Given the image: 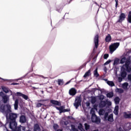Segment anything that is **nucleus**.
<instances>
[{
    "mask_svg": "<svg viewBox=\"0 0 131 131\" xmlns=\"http://www.w3.org/2000/svg\"><path fill=\"white\" fill-rule=\"evenodd\" d=\"M7 110H6V106L1 105L0 107L1 110H2L3 112H5L6 114L8 115L9 113H11L12 112V108L11 107V105L10 104L6 105Z\"/></svg>",
    "mask_w": 131,
    "mask_h": 131,
    "instance_id": "obj_1",
    "label": "nucleus"
},
{
    "mask_svg": "<svg viewBox=\"0 0 131 131\" xmlns=\"http://www.w3.org/2000/svg\"><path fill=\"white\" fill-rule=\"evenodd\" d=\"M120 46V43L119 42H115L111 44L109 46V50L111 54H113V52L115 51H116V49Z\"/></svg>",
    "mask_w": 131,
    "mask_h": 131,
    "instance_id": "obj_2",
    "label": "nucleus"
},
{
    "mask_svg": "<svg viewBox=\"0 0 131 131\" xmlns=\"http://www.w3.org/2000/svg\"><path fill=\"white\" fill-rule=\"evenodd\" d=\"M91 120L92 122L94 123H97V124L101 123V119L96 115V114H95V111H94L92 113Z\"/></svg>",
    "mask_w": 131,
    "mask_h": 131,
    "instance_id": "obj_3",
    "label": "nucleus"
},
{
    "mask_svg": "<svg viewBox=\"0 0 131 131\" xmlns=\"http://www.w3.org/2000/svg\"><path fill=\"white\" fill-rule=\"evenodd\" d=\"M104 120H107L110 122H113L114 121V119L113 118V114H111L109 115L108 112H106L104 116Z\"/></svg>",
    "mask_w": 131,
    "mask_h": 131,
    "instance_id": "obj_4",
    "label": "nucleus"
},
{
    "mask_svg": "<svg viewBox=\"0 0 131 131\" xmlns=\"http://www.w3.org/2000/svg\"><path fill=\"white\" fill-rule=\"evenodd\" d=\"M74 106L76 109H78V107L81 106V98L80 97L77 96L76 97Z\"/></svg>",
    "mask_w": 131,
    "mask_h": 131,
    "instance_id": "obj_5",
    "label": "nucleus"
},
{
    "mask_svg": "<svg viewBox=\"0 0 131 131\" xmlns=\"http://www.w3.org/2000/svg\"><path fill=\"white\" fill-rule=\"evenodd\" d=\"M56 109L57 110L59 111V113L61 114V113H65V112H70V109H64L65 107L64 106H61L60 107H58V106H55Z\"/></svg>",
    "mask_w": 131,
    "mask_h": 131,
    "instance_id": "obj_6",
    "label": "nucleus"
},
{
    "mask_svg": "<svg viewBox=\"0 0 131 131\" xmlns=\"http://www.w3.org/2000/svg\"><path fill=\"white\" fill-rule=\"evenodd\" d=\"M18 117V115L15 113H10L9 118L10 121H16V119Z\"/></svg>",
    "mask_w": 131,
    "mask_h": 131,
    "instance_id": "obj_7",
    "label": "nucleus"
},
{
    "mask_svg": "<svg viewBox=\"0 0 131 131\" xmlns=\"http://www.w3.org/2000/svg\"><path fill=\"white\" fill-rule=\"evenodd\" d=\"M126 18L125 13H121L119 16V19L117 20V23H122L123 21H124V19Z\"/></svg>",
    "mask_w": 131,
    "mask_h": 131,
    "instance_id": "obj_8",
    "label": "nucleus"
},
{
    "mask_svg": "<svg viewBox=\"0 0 131 131\" xmlns=\"http://www.w3.org/2000/svg\"><path fill=\"white\" fill-rule=\"evenodd\" d=\"M94 43L96 49L99 48V35L97 34L94 37Z\"/></svg>",
    "mask_w": 131,
    "mask_h": 131,
    "instance_id": "obj_9",
    "label": "nucleus"
},
{
    "mask_svg": "<svg viewBox=\"0 0 131 131\" xmlns=\"http://www.w3.org/2000/svg\"><path fill=\"white\" fill-rule=\"evenodd\" d=\"M16 95L17 97H22L25 100H28V96L26 95L23 94L21 93L20 92H17Z\"/></svg>",
    "mask_w": 131,
    "mask_h": 131,
    "instance_id": "obj_10",
    "label": "nucleus"
},
{
    "mask_svg": "<svg viewBox=\"0 0 131 131\" xmlns=\"http://www.w3.org/2000/svg\"><path fill=\"white\" fill-rule=\"evenodd\" d=\"M76 92L75 88H72L69 90V93L70 96H75L76 95Z\"/></svg>",
    "mask_w": 131,
    "mask_h": 131,
    "instance_id": "obj_11",
    "label": "nucleus"
},
{
    "mask_svg": "<svg viewBox=\"0 0 131 131\" xmlns=\"http://www.w3.org/2000/svg\"><path fill=\"white\" fill-rule=\"evenodd\" d=\"M26 120V117L24 115H21L19 118V122L20 123H25Z\"/></svg>",
    "mask_w": 131,
    "mask_h": 131,
    "instance_id": "obj_12",
    "label": "nucleus"
},
{
    "mask_svg": "<svg viewBox=\"0 0 131 131\" xmlns=\"http://www.w3.org/2000/svg\"><path fill=\"white\" fill-rule=\"evenodd\" d=\"M50 103L53 104V105H57V106H61V102L60 101H58L57 100H51L50 101Z\"/></svg>",
    "mask_w": 131,
    "mask_h": 131,
    "instance_id": "obj_13",
    "label": "nucleus"
},
{
    "mask_svg": "<svg viewBox=\"0 0 131 131\" xmlns=\"http://www.w3.org/2000/svg\"><path fill=\"white\" fill-rule=\"evenodd\" d=\"M112 39V37H111V35H110V34H108L105 38V40L106 42H110Z\"/></svg>",
    "mask_w": 131,
    "mask_h": 131,
    "instance_id": "obj_14",
    "label": "nucleus"
},
{
    "mask_svg": "<svg viewBox=\"0 0 131 131\" xmlns=\"http://www.w3.org/2000/svg\"><path fill=\"white\" fill-rule=\"evenodd\" d=\"M40 127L38 124H35L34 126V131H40Z\"/></svg>",
    "mask_w": 131,
    "mask_h": 131,
    "instance_id": "obj_15",
    "label": "nucleus"
},
{
    "mask_svg": "<svg viewBox=\"0 0 131 131\" xmlns=\"http://www.w3.org/2000/svg\"><path fill=\"white\" fill-rule=\"evenodd\" d=\"M126 75H127V73H126L125 70L121 72V77H122L123 78H125V77H126Z\"/></svg>",
    "mask_w": 131,
    "mask_h": 131,
    "instance_id": "obj_16",
    "label": "nucleus"
},
{
    "mask_svg": "<svg viewBox=\"0 0 131 131\" xmlns=\"http://www.w3.org/2000/svg\"><path fill=\"white\" fill-rule=\"evenodd\" d=\"M91 69L89 70L83 75V77L84 78L88 77V76H90L92 74L91 73Z\"/></svg>",
    "mask_w": 131,
    "mask_h": 131,
    "instance_id": "obj_17",
    "label": "nucleus"
},
{
    "mask_svg": "<svg viewBox=\"0 0 131 131\" xmlns=\"http://www.w3.org/2000/svg\"><path fill=\"white\" fill-rule=\"evenodd\" d=\"M114 101L116 105H118V104H119V102H120V98H119V97H116L114 99Z\"/></svg>",
    "mask_w": 131,
    "mask_h": 131,
    "instance_id": "obj_18",
    "label": "nucleus"
},
{
    "mask_svg": "<svg viewBox=\"0 0 131 131\" xmlns=\"http://www.w3.org/2000/svg\"><path fill=\"white\" fill-rule=\"evenodd\" d=\"M18 104H19V100L16 99L14 102L15 110H17L18 109Z\"/></svg>",
    "mask_w": 131,
    "mask_h": 131,
    "instance_id": "obj_19",
    "label": "nucleus"
},
{
    "mask_svg": "<svg viewBox=\"0 0 131 131\" xmlns=\"http://www.w3.org/2000/svg\"><path fill=\"white\" fill-rule=\"evenodd\" d=\"M107 105V103L105 101H101L100 103V106L102 108H103V107H105Z\"/></svg>",
    "mask_w": 131,
    "mask_h": 131,
    "instance_id": "obj_20",
    "label": "nucleus"
},
{
    "mask_svg": "<svg viewBox=\"0 0 131 131\" xmlns=\"http://www.w3.org/2000/svg\"><path fill=\"white\" fill-rule=\"evenodd\" d=\"M124 118L127 119V118H131V114H127L126 112L124 113L123 115Z\"/></svg>",
    "mask_w": 131,
    "mask_h": 131,
    "instance_id": "obj_21",
    "label": "nucleus"
},
{
    "mask_svg": "<svg viewBox=\"0 0 131 131\" xmlns=\"http://www.w3.org/2000/svg\"><path fill=\"white\" fill-rule=\"evenodd\" d=\"M106 83H107V84L108 85H110V86H115V84H114V82L113 81H107L106 82Z\"/></svg>",
    "mask_w": 131,
    "mask_h": 131,
    "instance_id": "obj_22",
    "label": "nucleus"
},
{
    "mask_svg": "<svg viewBox=\"0 0 131 131\" xmlns=\"http://www.w3.org/2000/svg\"><path fill=\"white\" fill-rule=\"evenodd\" d=\"M94 76H95V77H99V73H98V68H96L94 71Z\"/></svg>",
    "mask_w": 131,
    "mask_h": 131,
    "instance_id": "obj_23",
    "label": "nucleus"
},
{
    "mask_svg": "<svg viewBox=\"0 0 131 131\" xmlns=\"http://www.w3.org/2000/svg\"><path fill=\"white\" fill-rule=\"evenodd\" d=\"M127 21L128 23H131V11H129L127 17Z\"/></svg>",
    "mask_w": 131,
    "mask_h": 131,
    "instance_id": "obj_24",
    "label": "nucleus"
},
{
    "mask_svg": "<svg viewBox=\"0 0 131 131\" xmlns=\"http://www.w3.org/2000/svg\"><path fill=\"white\" fill-rule=\"evenodd\" d=\"M58 85H63L64 84V81H63V80L60 79H58Z\"/></svg>",
    "mask_w": 131,
    "mask_h": 131,
    "instance_id": "obj_25",
    "label": "nucleus"
},
{
    "mask_svg": "<svg viewBox=\"0 0 131 131\" xmlns=\"http://www.w3.org/2000/svg\"><path fill=\"white\" fill-rule=\"evenodd\" d=\"M114 96L113 92H110L106 94V97L107 98H112Z\"/></svg>",
    "mask_w": 131,
    "mask_h": 131,
    "instance_id": "obj_26",
    "label": "nucleus"
},
{
    "mask_svg": "<svg viewBox=\"0 0 131 131\" xmlns=\"http://www.w3.org/2000/svg\"><path fill=\"white\" fill-rule=\"evenodd\" d=\"M97 102V98H96V97H92L91 98V103L92 104H95Z\"/></svg>",
    "mask_w": 131,
    "mask_h": 131,
    "instance_id": "obj_27",
    "label": "nucleus"
},
{
    "mask_svg": "<svg viewBox=\"0 0 131 131\" xmlns=\"http://www.w3.org/2000/svg\"><path fill=\"white\" fill-rule=\"evenodd\" d=\"M99 115H105V110H104L103 109L99 110Z\"/></svg>",
    "mask_w": 131,
    "mask_h": 131,
    "instance_id": "obj_28",
    "label": "nucleus"
},
{
    "mask_svg": "<svg viewBox=\"0 0 131 131\" xmlns=\"http://www.w3.org/2000/svg\"><path fill=\"white\" fill-rule=\"evenodd\" d=\"M119 63V59L117 58H115L114 62V65H118V64Z\"/></svg>",
    "mask_w": 131,
    "mask_h": 131,
    "instance_id": "obj_29",
    "label": "nucleus"
},
{
    "mask_svg": "<svg viewBox=\"0 0 131 131\" xmlns=\"http://www.w3.org/2000/svg\"><path fill=\"white\" fill-rule=\"evenodd\" d=\"M84 126L85 130H89L90 129V126L88 123H85Z\"/></svg>",
    "mask_w": 131,
    "mask_h": 131,
    "instance_id": "obj_30",
    "label": "nucleus"
},
{
    "mask_svg": "<svg viewBox=\"0 0 131 131\" xmlns=\"http://www.w3.org/2000/svg\"><path fill=\"white\" fill-rule=\"evenodd\" d=\"M3 102L6 104V103L8 102V97L7 96H4L3 97Z\"/></svg>",
    "mask_w": 131,
    "mask_h": 131,
    "instance_id": "obj_31",
    "label": "nucleus"
},
{
    "mask_svg": "<svg viewBox=\"0 0 131 131\" xmlns=\"http://www.w3.org/2000/svg\"><path fill=\"white\" fill-rule=\"evenodd\" d=\"M116 92H118L119 94H122L123 93V89H117Z\"/></svg>",
    "mask_w": 131,
    "mask_h": 131,
    "instance_id": "obj_32",
    "label": "nucleus"
},
{
    "mask_svg": "<svg viewBox=\"0 0 131 131\" xmlns=\"http://www.w3.org/2000/svg\"><path fill=\"white\" fill-rule=\"evenodd\" d=\"M122 86L124 89H127V86H128V83L125 82V83H123Z\"/></svg>",
    "mask_w": 131,
    "mask_h": 131,
    "instance_id": "obj_33",
    "label": "nucleus"
},
{
    "mask_svg": "<svg viewBox=\"0 0 131 131\" xmlns=\"http://www.w3.org/2000/svg\"><path fill=\"white\" fill-rule=\"evenodd\" d=\"M53 128L55 129V130H57L59 128V125H58L57 124H54Z\"/></svg>",
    "mask_w": 131,
    "mask_h": 131,
    "instance_id": "obj_34",
    "label": "nucleus"
},
{
    "mask_svg": "<svg viewBox=\"0 0 131 131\" xmlns=\"http://www.w3.org/2000/svg\"><path fill=\"white\" fill-rule=\"evenodd\" d=\"M125 68H126V70L127 72H130L131 69H130V67H129V66H125Z\"/></svg>",
    "mask_w": 131,
    "mask_h": 131,
    "instance_id": "obj_35",
    "label": "nucleus"
},
{
    "mask_svg": "<svg viewBox=\"0 0 131 131\" xmlns=\"http://www.w3.org/2000/svg\"><path fill=\"white\" fill-rule=\"evenodd\" d=\"M3 91L4 92V93H6V94H8V93H9V89H8L7 88H3Z\"/></svg>",
    "mask_w": 131,
    "mask_h": 131,
    "instance_id": "obj_36",
    "label": "nucleus"
},
{
    "mask_svg": "<svg viewBox=\"0 0 131 131\" xmlns=\"http://www.w3.org/2000/svg\"><path fill=\"white\" fill-rule=\"evenodd\" d=\"M130 64V61L129 60H127L125 63V66H129Z\"/></svg>",
    "mask_w": 131,
    "mask_h": 131,
    "instance_id": "obj_37",
    "label": "nucleus"
},
{
    "mask_svg": "<svg viewBox=\"0 0 131 131\" xmlns=\"http://www.w3.org/2000/svg\"><path fill=\"white\" fill-rule=\"evenodd\" d=\"M72 129L73 131H78V129L75 128V126L74 125H72Z\"/></svg>",
    "mask_w": 131,
    "mask_h": 131,
    "instance_id": "obj_38",
    "label": "nucleus"
},
{
    "mask_svg": "<svg viewBox=\"0 0 131 131\" xmlns=\"http://www.w3.org/2000/svg\"><path fill=\"white\" fill-rule=\"evenodd\" d=\"M42 105H43V104H41V103H37L36 104V107L37 108H39L40 107H41V106H42Z\"/></svg>",
    "mask_w": 131,
    "mask_h": 131,
    "instance_id": "obj_39",
    "label": "nucleus"
},
{
    "mask_svg": "<svg viewBox=\"0 0 131 131\" xmlns=\"http://www.w3.org/2000/svg\"><path fill=\"white\" fill-rule=\"evenodd\" d=\"M110 63H111V60L109 59L107 61H106V62L104 63V65H108V64H110Z\"/></svg>",
    "mask_w": 131,
    "mask_h": 131,
    "instance_id": "obj_40",
    "label": "nucleus"
},
{
    "mask_svg": "<svg viewBox=\"0 0 131 131\" xmlns=\"http://www.w3.org/2000/svg\"><path fill=\"white\" fill-rule=\"evenodd\" d=\"M86 66V62H85L83 64H82L81 67H80L79 69H82V68H83V67H85Z\"/></svg>",
    "mask_w": 131,
    "mask_h": 131,
    "instance_id": "obj_41",
    "label": "nucleus"
},
{
    "mask_svg": "<svg viewBox=\"0 0 131 131\" xmlns=\"http://www.w3.org/2000/svg\"><path fill=\"white\" fill-rule=\"evenodd\" d=\"M78 129H79L80 130H81V129H82V124H81V123H80L79 125L78 126Z\"/></svg>",
    "mask_w": 131,
    "mask_h": 131,
    "instance_id": "obj_42",
    "label": "nucleus"
},
{
    "mask_svg": "<svg viewBox=\"0 0 131 131\" xmlns=\"http://www.w3.org/2000/svg\"><path fill=\"white\" fill-rule=\"evenodd\" d=\"M108 57H109V54H105L103 56L104 59H107Z\"/></svg>",
    "mask_w": 131,
    "mask_h": 131,
    "instance_id": "obj_43",
    "label": "nucleus"
},
{
    "mask_svg": "<svg viewBox=\"0 0 131 131\" xmlns=\"http://www.w3.org/2000/svg\"><path fill=\"white\" fill-rule=\"evenodd\" d=\"M123 78H123L122 77H119L118 78L119 82H121L122 81Z\"/></svg>",
    "mask_w": 131,
    "mask_h": 131,
    "instance_id": "obj_44",
    "label": "nucleus"
},
{
    "mask_svg": "<svg viewBox=\"0 0 131 131\" xmlns=\"http://www.w3.org/2000/svg\"><path fill=\"white\" fill-rule=\"evenodd\" d=\"M99 100H100V101H103V100H104V96L103 95H100L99 96Z\"/></svg>",
    "mask_w": 131,
    "mask_h": 131,
    "instance_id": "obj_45",
    "label": "nucleus"
},
{
    "mask_svg": "<svg viewBox=\"0 0 131 131\" xmlns=\"http://www.w3.org/2000/svg\"><path fill=\"white\" fill-rule=\"evenodd\" d=\"M19 127H20V131H21V129L23 131H25V129L26 128L25 127L22 126H20Z\"/></svg>",
    "mask_w": 131,
    "mask_h": 131,
    "instance_id": "obj_46",
    "label": "nucleus"
},
{
    "mask_svg": "<svg viewBox=\"0 0 131 131\" xmlns=\"http://www.w3.org/2000/svg\"><path fill=\"white\" fill-rule=\"evenodd\" d=\"M114 113L115 114V115H118V111L115 110Z\"/></svg>",
    "mask_w": 131,
    "mask_h": 131,
    "instance_id": "obj_47",
    "label": "nucleus"
},
{
    "mask_svg": "<svg viewBox=\"0 0 131 131\" xmlns=\"http://www.w3.org/2000/svg\"><path fill=\"white\" fill-rule=\"evenodd\" d=\"M115 2H116V8H117V6H118V0H115Z\"/></svg>",
    "mask_w": 131,
    "mask_h": 131,
    "instance_id": "obj_48",
    "label": "nucleus"
},
{
    "mask_svg": "<svg viewBox=\"0 0 131 131\" xmlns=\"http://www.w3.org/2000/svg\"><path fill=\"white\" fill-rule=\"evenodd\" d=\"M68 118H69V119H71L72 120H74V118H73L72 116H68Z\"/></svg>",
    "mask_w": 131,
    "mask_h": 131,
    "instance_id": "obj_49",
    "label": "nucleus"
},
{
    "mask_svg": "<svg viewBox=\"0 0 131 131\" xmlns=\"http://www.w3.org/2000/svg\"><path fill=\"white\" fill-rule=\"evenodd\" d=\"M11 84V85H18L19 84V83H12Z\"/></svg>",
    "mask_w": 131,
    "mask_h": 131,
    "instance_id": "obj_50",
    "label": "nucleus"
},
{
    "mask_svg": "<svg viewBox=\"0 0 131 131\" xmlns=\"http://www.w3.org/2000/svg\"><path fill=\"white\" fill-rule=\"evenodd\" d=\"M119 110V106L116 105L115 107V110H117L118 111Z\"/></svg>",
    "mask_w": 131,
    "mask_h": 131,
    "instance_id": "obj_51",
    "label": "nucleus"
},
{
    "mask_svg": "<svg viewBox=\"0 0 131 131\" xmlns=\"http://www.w3.org/2000/svg\"><path fill=\"white\" fill-rule=\"evenodd\" d=\"M56 32V29H52L51 30V33H55Z\"/></svg>",
    "mask_w": 131,
    "mask_h": 131,
    "instance_id": "obj_52",
    "label": "nucleus"
},
{
    "mask_svg": "<svg viewBox=\"0 0 131 131\" xmlns=\"http://www.w3.org/2000/svg\"><path fill=\"white\" fill-rule=\"evenodd\" d=\"M86 105L87 107H89L90 106V105H91V104L90 103V102H86Z\"/></svg>",
    "mask_w": 131,
    "mask_h": 131,
    "instance_id": "obj_53",
    "label": "nucleus"
},
{
    "mask_svg": "<svg viewBox=\"0 0 131 131\" xmlns=\"http://www.w3.org/2000/svg\"><path fill=\"white\" fill-rule=\"evenodd\" d=\"M70 82H71V80H70L69 81H68L67 83H66V85L69 84V83H70Z\"/></svg>",
    "mask_w": 131,
    "mask_h": 131,
    "instance_id": "obj_54",
    "label": "nucleus"
},
{
    "mask_svg": "<svg viewBox=\"0 0 131 131\" xmlns=\"http://www.w3.org/2000/svg\"><path fill=\"white\" fill-rule=\"evenodd\" d=\"M97 57H98V54H97L96 55H95V56H94V59H96V58H97Z\"/></svg>",
    "mask_w": 131,
    "mask_h": 131,
    "instance_id": "obj_55",
    "label": "nucleus"
},
{
    "mask_svg": "<svg viewBox=\"0 0 131 131\" xmlns=\"http://www.w3.org/2000/svg\"><path fill=\"white\" fill-rule=\"evenodd\" d=\"M57 131H63V130L61 129H58L57 130Z\"/></svg>",
    "mask_w": 131,
    "mask_h": 131,
    "instance_id": "obj_56",
    "label": "nucleus"
},
{
    "mask_svg": "<svg viewBox=\"0 0 131 131\" xmlns=\"http://www.w3.org/2000/svg\"><path fill=\"white\" fill-rule=\"evenodd\" d=\"M104 80H105V81H108V79H104Z\"/></svg>",
    "mask_w": 131,
    "mask_h": 131,
    "instance_id": "obj_57",
    "label": "nucleus"
},
{
    "mask_svg": "<svg viewBox=\"0 0 131 131\" xmlns=\"http://www.w3.org/2000/svg\"><path fill=\"white\" fill-rule=\"evenodd\" d=\"M71 2H72V0H70L69 4H70V3H71Z\"/></svg>",
    "mask_w": 131,
    "mask_h": 131,
    "instance_id": "obj_58",
    "label": "nucleus"
},
{
    "mask_svg": "<svg viewBox=\"0 0 131 131\" xmlns=\"http://www.w3.org/2000/svg\"><path fill=\"white\" fill-rule=\"evenodd\" d=\"M93 131H99V129H95V130H94Z\"/></svg>",
    "mask_w": 131,
    "mask_h": 131,
    "instance_id": "obj_59",
    "label": "nucleus"
},
{
    "mask_svg": "<svg viewBox=\"0 0 131 131\" xmlns=\"http://www.w3.org/2000/svg\"><path fill=\"white\" fill-rule=\"evenodd\" d=\"M49 89H53V86H50Z\"/></svg>",
    "mask_w": 131,
    "mask_h": 131,
    "instance_id": "obj_60",
    "label": "nucleus"
},
{
    "mask_svg": "<svg viewBox=\"0 0 131 131\" xmlns=\"http://www.w3.org/2000/svg\"><path fill=\"white\" fill-rule=\"evenodd\" d=\"M41 101H42V100H39V102H41Z\"/></svg>",
    "mask_w": 131,
    "mask_h": 131,
    "instance_id": "obj_61",
    "label": "nucleus"
},
{
    "mask_svg": "<svg viewBox=\"0 0 131 131\" xmlns=\"http://www.w3.org/2000/svg\"><path fill=\"white\" fill-rule=\"evenodd\" d=\"M27 131H31L30 129H29V130H27Z\"/></svg>",
    "mask_w": 131,
    "mask_h": 131,
    "instance_id": "obj_62",
    "label": "nucleus"
}]
</instances>
